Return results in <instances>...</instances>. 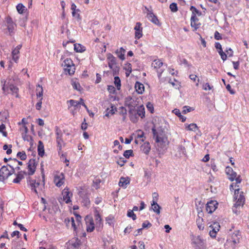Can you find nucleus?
Masks as SVG:
<instances>
[{
	"instance_id": "51",
	"label": "nucleus",
	"mask_w": 249,
	"mask_h": 249,
	"mask_svg": "<svg viewBox=\"0 0 249 249\" xmlns=\"http://www.w3.org/2000/svg\"><path fill=\"white\" fill-rule=\"evenodd\" d=\"M146 107L147 109L151 112L153 113L154 111V108L153 107V105L150 102H148L146 105Z\"/></svg>"
},
{
	"instance_id": "19",
	"label": "nucleus",
	"mask_w": 249,
	"mask_h": 249,
	"mask_svg": "<svg viewBox=\"0 0 249 249\" xmlns=\"http://www.w3.org/2000/svg\"><path fill=\"white\" fill-rule=\"evenodd\" d=\"M62 195L63 200L66 203L71 202V197L72 196V194L69 191L68 189H65L62 192Z\"/></svg>"
},
{
	"instance_id": "25",
	"label": "nucleus",
	"mask_w": 249,
	"mask_h": 249,
	"mask_svg": "<svg viewBox=\"0 0 249 249\" xmlns=\"http://www.w3.org/2000/svg\"><path fill=\"white\" fill-rule=\"evenodd\" d=\"M135 88L136 89V91L139 94H142L144 90V87L142 84L137 82L135 85Z\"/></svg>"
},
{
	"instance_id": "38",
	"label": "nucleus",
	"mask_w": 249,
	"mask_h": 249,
	"mask_svg": "<svg viewBox=\"0 0 249 249\" xmlns=\"http://www.w3.org/2000/svg\"><path fill=\"white\" fill-rule=\"evenodd\" d=\"M62 66L64 67H70L72 66H74L72 60L70 58H67L64 60Z\"/></svg>"
},
{
	"instance_id": "35",
	"label": "nucleus",
	"mask_w": 249,
	"mask_h": 249,
	"mask_svg": "<svg viewBox=\"0 0 249 249\" xmlns=\"http://www.w3.org/2000/svg\"><path fill=\"white\" fill-rule=\"evenodd\" d=\"M137 114L142 118L145 116V109L143 105H141L138 107Z\"/></svg>"
},
{
	"instance_id": "44",
	"label": "nucleus",
	"mask_w": 249,
	"mask_h": 249,
	"mask_svg": "<svg viewBox=\"0 0 249 249\" xmlns=\"http://www.w3.org/2000/svg\"><path fill=\"white\" fill-rule=\"evenodd\" d=\"M94 216L96 218H101L102 215L101 214L100 209L99 207H95L94 208L93 211Z\"/></svg>"
},
{
	"instance_id": "9",
	"label": "nucleus",
	"mask_w": 249,
	"mask_h": 249,
	"mask_svg": "<svg viewBox=\"0 0 249 249\" xmlns=\"http://www.w3.org/2000/svg\"><path fill=\"white\" fill-rule=\"evenodd\" d=\"M140 101L138 98L128 96L125 98V105L132 110L139 105Z\"/></svg>"
},
{
	"instance_id": "22",
	"label": "nucleus",
	"mask_w": 249,
	"mask_h": 249,
	"mask_svg": "<svg viewBox=\"0 0 249 249\" xmlns=\"http://www.w3.org/2000/svg\"><path fill=\"white\" fill-rule=\"evenodd\" d=\"M177 151L178 154L176 155L178 157H181L182 155H186V151L185 146L181 144H179L177 147Z\"/></svg>"
},
{
	"instance_id": "16",
	"label": "nucleus",
	"mask_w": 249,
	"mask_h": 249,
	"mask_svg": "<svg viewBox=\"0 0 249 249\" xmlns=\"http://www.w3.org/2000/svg\"><path fill=\"white\" fill-rule=\"evenodd\" d=\"M6 23L7 29L10 34L13 32L16 27V24L13 22L12 18L10 17H8L6 18Z\"/></svg>"
},
{
	"instance_id": "36",
	"label": "nucleus",
	"mask_w": 249,
	"mask_h": 249,
	"mask_svg": "<svg viewBox=\"0 0 249 249\" xmlns=\"http://www.w3.org/2000/svg\"><path fill=\"white\" fill-rule=\"evenodd\" d=\"M125 52V50L122 47L119 50H117L116 53L119 58L121 60H124V59Z\"/></svg>"
},
{
	"instance_id": "42",
	"label": "nucleus",
	"mask_w": 249,
	"mask_h": 249,
	"mask_svg": "<svg viewBox=\"0 0 249 249\" xmlns=\"http://www.w3.org/2000/svg\"><path fill=\"white\" fill-rule=\"evenodd\" d=\"M16 8L18 13L20 14H23L25 10V7L21 3L18 4Z\"/></svg>"
},
{
	"instance_id": "57",
	"label": "nucleus",
	"mask_w": 249,
	"mask_h": 249,
	"mask_svg": "<svg viewBox=\"0 0 249 249\" xmlns=\"http://www.w3.org/2000/svg\"><path fill=\"white\" fill-rule=\"evenodd\" d=\"M107 90L110 93H114L115 92V89L113 86H108Z\"/></svg>"
},
{
	"instance_id": "11",
	"label": "nucleus",
	"mask_w": 249,
	"mask_h": 249,
	"mask_svg": "<svg viewBox=\"0 0 249 249\" xmlns=\"http://www.w3.org/2000/svg\"><path fill=\"white\" fill-rule=\"evenodd\" d=\"M209 227L211 229L209 231V235L212 238H215L217 231H219L220 228L219 223L214 222L213 223H209Z\"/></svg>"
},
{
	"instance_id": "24",
	"label": "nucleus",
	"mask_w": 249,
	"mask_h": 249,
	"mask_svg": "<svg viewBox=\"0 0 249 249\" xmlns=\"http://www.w3.org/2000/svg\"><path fill=\"white\" fill-rule=\"evenodd\" d=\"M130 180L128 178H123L122 177L120 178L119 185L120 186L124 188H126L127 184H129Z\"/></svg>"
},
{
	"instance_id": "41",
	"label": "nucleus",
	"mask_w": 249,
	"mask_h": 249,
	"mask_svg": "<svg viewBox=\"0 0 249 249\" xmlns=\"http://www.w3.org/2000/svg\"><path fill=\"white\" fill-rule=\"evenodd\" d=\"M196 224L198 228L200 230H203L204 228V222L203 219H197Z\"/></svg>"
},
{
	"instance_id": "29",
	"label": "nucleus",
	"mask_w": 249,
	"mask_h": 249,
	"mask_svg": "<svg viewBox=\"0 0 249 249\" xmlns=\"http://www.w3.org/2000/svg\"><path fill=\"white\" fill-rule=\"evenodd\" d=\"M185 128L187 130L196 131V130H198V127L196 124H185Z\"/></svg>"
},
{
	"instance_id": "52",
	"label": "nucleus",
	"mask_w": 249,
	"mask_h": 249,
	"mask_svg": "<svg viewBox=\"0 0 249 249\" xmlns=\"http://www.w3.org/2000/svg\"><path fill=\"white\" fill-rule=\"evenodd\" d=\"M194 109L190 107H188V106H184L183 107V110L182 111V113L183 114H186L188 112H189L190 111H191L192 110H193Z\"/></svg>"
},
{
	"instance_id": "45",
	"label": "nucleus",
	"mask_w": 249,
	"mask_h": 249,
	"mask_svg": "<svg viewBox=\"0 0 249 249\" xmlns=\"http://www.w3.org/2000/svg\"><path fill=\"white\" fill-rule=\"evenodd\" d=\"M17 157L19 158L21 160H25L27 158V156L25 152H18L17 154Z\"/></svg>"
},
{
	"instance_id": "32",
	"label": "nucleus",
	"mask_w": 249,
	"mask_h": 249,
	"mask_svg": "<svg viewBox=\"0 0 249 249\" xmlns=\"http://www.w3.org/2000/svg\"><path fill=\"white\" fill-rule=\"evenodd\" d=\"M173 112L179 118L182 122H184L186 121V118L181 115L180 111L178 109H174L173 110Z\"/></svg>"
},
{
	"instance_id": "46",
	"label": "nucleus",
	"mask_w": 249,
	"mask_h": 249,
	"mask_svg": "<svg viewBox=\"0 0 249 249\" xmlns=\"http://www.w3.org/2000/svg\"><path fill=\"white\" fill-rule=\"evenodd\" d=\"M22 138L24 141L27 142H32L33 141L32 138L31 136L27 134V133H22Z\"/></svg>"
},
{
	"instance_id": "17",
	"label": "nucleus",
	"mask_w": 249,
	"mask_h": 249,
	"mask_svg": "<svg viewBox=\"0 0 249 249\" xmlns=\"http://www.w3.org/2000/svg\"><path fill=\"white\" fill-rule=\"evenodd\" d=\"M198 21V18L196 17V15L194 13L192 14L191 18V26L192 28H194V31H196L199 28L200 23H197Z\"/></svg>"
},
{
	"instance_id": "37",
	"label": "nucleus",
	"mask_w": 249,
	"mask_h": 249,
	"mask_svg": "<svg viewBox=\"0 0 249 249\" xmlns=\"http://www.w3.org/2000/svg\"><path fill=\"white\" fill-rule=\"evenodd\" d=\"M64 70L66 73H68L69 75H72L75 72V66H72L70 67H64Z\"/></svg>"
},
{
	"instance_id": "53",
	"label": "nucleus",
	"mask_w": 249,
	"mask_h": 249,
	"mask_svg": "<svg viewBox=\"0 0 249 249\" xmlns=\"http://www.w3.org/2000/svg\"><path fill=\"white\" fill-rule=\"evenodd\" d=\"M137 135V138H142L144 136V133L141 130H138L136 132Z\"/></svg>"
},
{
	"instance_id": "4",
	"label": "nucleus",
	"mask_w": 249,
	"mask_h": 249,
	"mask_svg": "<svg viewBox=\"0 0 249 249\" xmlns=\"http://www.w3.org/2000/svg\"><path fill=\"white\" fill-rule=\"evenodd\" d=\"M15 173L13 166L8 164L7 166H3L0 169V181H3Z\"/></svg>"
},
{
	"instance_id": "8",
	"label": "nucleus",
	"mask_w": 249,
	"mask_h": 249,
	"mask_svg": "<svg viewBox=\"0 0 249 249\" xmlns=\"http://www.w3.org/2000/svg\"><path fill=\"white\" fill-rule=\"evenodd\" d=\"M55 134L56 135V139L58 153L60 154L62 151V147L65 146V143L62 139L63 134L58 127H55Z\"/></svg>"
},
{
	"instance_id": "59",
	"label": "nucleus",
	"mask_w": 249,
	"mask_h": 249,
	"mask_svg": "<svg viewBox=\"0 0 249 249\" xmlns=\"http://www.w3.org/2000/svg\"><path fill=\"white\" fill-rule=\"evenodd\" d=\"M198 218H202L204 216V213L202 210L200 208H197Z\"/></svg>"
},
{
	"instance_id": "23",
	"label": "nucleus",
	"mask_w": 249,
	"mask_h": 249,
	"mask_svg": "<svg viewBox=\"0 0 249 249\" xmlns=\"http://www.w3.org/2000/svg\"><path fill=\"white\" fill-rule=\"evenodd\" d=\"M69 243L74 248H78L81 244V241L77 237H75L69 241Z\"/></svg>"
},
{
	"instance_id": "55",
	"label": "nucleus",
	"mask_w": 249,
	"mask_h": 249,
	"mask_svg": "<svg viewBox=\"0 0 249 249\" xmlns=\"http://www.w3.org/2000/svg\"><path fill=\"white\" fill-rule=\"evenodd\" d=\"M127 215L129 217H132V218H136V215L134 213V211L131 210L128 211Z\"/></svg>"
},
{
	"instance_id": "13",
	"label": "nucleus",
	"mask_w": 249,
	"mask_h": 249,
	"mask_svg": "<svg viewBox=\"0 0 249 249\" xmlns=\"http://www.w3.org/2000/svg\"><path fill=\"white\" fill-rule=\"evenodd\" d=\"M135 30V38L139 39L142 36V27L141 22H137L134 28Z\"/></svg>"
},
{
	"instance_id": "27",
	"label": "nucleus",
	"mask_w": 249,
	"mask_h": 249,
	"mask_svg": "<svg viewBox=\"0 0 249 249\" xmlns=\"http://www.w3.org/2000/svg\"><path fill=\"white\" fill-rule=\"evenodd\" d=\"M43 87L40 85L36 86V94L39 99L43 98Z\"/></svg>"
},
{
	"instance_id": "33",
	"label": "nucleus",
	"mask_w": 249,
	"mask_h": 249,
	"mask_svg": "<svg viewBox=\"0 0 249 249\" xmlns=\"http://www.w3.org/2000/svg\"><path fill=\"white\" fill-rule=\"evenodd\" d=\"M71 83L72 88L74 89H76L78 91H80L81 90L82 87L77 80H72L71 81Z\"/></svg>"
},
{
	"instance_id": "58",
	"label": "nucleus",
	"mask_w": 249,
	"mask_h": 249,
	"mask_svg": "<svg viewBox=\"0 0 249 249\" xmlns=\"http://www.w3.org/2000/svg\"><path fill=\"white\" fill-rule=\"evenodd\" d=\"M212 88L209 83H205L203 85V89L204 90H211Z\"/></svg>"
},
{
	"instance_id": "63",
	"label": "nucleus",
	"mask_w": 249,
	"mask_h": 249,
	"mask_svg": "<svg viewBox=\"0 0 249 249\" xmlns=\"http://www.w3.org/2000/svg\"><path fill=\"white\" fill-rule=\"evenodd\" d=\"M226 89L230 92L231 94H234L235 93V91L231 89L230 84L227 85Z\"/></svg>"
},
{
	"instance_id": "43",
	"label": "nucleus",
	"mask_w": 249,
	"mask_h": 249,
	"mask_svg": "<svg viewBox=\"0 0 249 249\" xmlns=\"http://www.w3.org/2000/svg\"><path fill=\"white\" fill-rule=\"evenodd\" d=\"M114 84L115 85L117 89L119 90L121 87V80L118 76H115L114 77Z\"/></svg>"
},
{
	"instance_id": "47",
	"label": "nucleus",
	"mask_w": 249,
	"mask_h": 249,
	"mask_svg": "<svg viewBox=\"0 0 249 249\" xmlns=\"http://www.w3.org/2000/svg\"><path fill=\"white\" fill-rule=\"evenodd\" d=\"M68 102L70 103V106L71 107H78V106L80 104V102H78V101L73 100H70Z\"/></svg>"
},
{
	"instance_id": "18",
	"label": "nucleus",
	"mask_w": 249,
	"mask_h": 249,
	"mask_svg": "<svg viewBox=\"0 0 249 249\" xmlns=\"http://www.w3.org/2000/svg\"><path fill=\"white\" fill-rule=\"evenodd\" d=\"M87 225V231L88 232H92L94 228V223L93 219H85Z\"/></svg>"
},
{
	"instance_id": "21",
	"label": "nucleus",
	"mask_w": 249,
	"mask_h": 249,
	"mask_svg": "<svg viewBox=\"0 0 249 249\" xmlns=\"http://www.w3.org/2000/svg\"><path fill=\"white\" fill-rule=\"evenodd\" d=\"M26 173L24 171H20L16 175V178L13 180V182L18 183L24 178Z\"/></svg>"
},
{
	"instance_id": "12",
	"label": "nucleus",
	"mask_w": 249,
	"mask_h": 249,
	"mask_svg": "<svg viewBox=\"0 0 249 249\" xmlns=\"http://www.w3.org/2000/svg\"><path fill=\"white\" fill-rule=\"evenodd\" d=\"M143 12L146 14V17L153 23L156 24V16L153 13V10L151 7H145Z\"/></svg>"
},
{
	"instance_id": "14",
	"label": "nucleus",
	"mask_w": 249,
	"mask_h": 249,
	"mask_svg": "<svg viewBox=\"0 0 249 249\" xmlns=\"http://www.w3.org/2000/svg\"><path fill=\"white\" fill-rule=\"evenodd\" d=\"M218 203L215 200L208 202L206 205V211L208 213H212L217 208Z\"/></svg>"
},
{
	"instance_id": "5",
	"label": "nucleus",
	"mask_w": 249,
	"mask_h": 249,
	"mask_svg": "<svg viewBox=\"0 0 249 249\" xmlns=\"http://www.w3.org/2000/svg\"><path fill=\"white\" fill-rule=\"evenodd\" d=\"M192 244L195 249H206L207 248L206 244L199 235L191 236Z\"/></svg>"
},
{
	"instance_id": "15",
	"label": "nucleus",
	"mask_w": 249,
	"mask_h": 249,
	"mask_svg": "<svg viewBox=\"0 0 249 249\" xmlns=\"http://www.w3.org/2000/svg\"><path fill=\"white\" fill-rule=\"evenodd\" d=\"M36 162L35 159H31L29 160L28 163V174L29 175H33L36 169Z\"/></svg>"
},
{
	"instance_id": "34",
	"label": "nucleus",
	"mask_w": 249,
	"mask_h": 249,
	"mask_svg": "<svg viewBox=\"0 0 249 249\" xmlns=\"http://www.w3.org/2000/svg\"><path fill=\"white\" fill-rule=\"evenodd\" d=\"M9 89L13 94L15 95L17 98L18 97V89L17 86L12 84L10 85L9 86Z\"/></svg>"
},
{
	"instance_id": "30",
	"label": "nucleus",
	"mask_w": 249,
	"mask_h": 249,
	"mask_svg": "<svg viewBox=\"0 0 249 249\" xmlns=\"http://www.w3.org/2000/svg\"><path fill=\"white\" fill-rule=\"evenodd\" d=\"M81 202L83 205L86 207H89L90 203L89 198L87 195L82 197Z\"/></svg>"
},
{
	"instance_id": "7",
	"label": "nucleus",
	"mask_w": 249,
	"mask_h": 249,
	"mask_svg": "<svg viewBox=\"0 0 249 249\" xmlns=\"http://www.w3.org/2000/svg\"><path fill=\"white\" fill-rule=\"evenodd\" d=\"M234 199L236 200L235 207L243 206L245 203V198L243 192H240L239 188L234 190Z\"/></svg>"
},
{
	"instance_id": "10",
	"label": "nucleus",
	"mask_w": 249,
	"mask_h": 249,
	"mask_svg": "<svg viewBox=\"0 0 249 249\" xmlns=\"http://www.w3.org/2000/svg\"><path fill=\"white\" fill-rule=\"evenodd\" d=\"M53 182L58 187H61L65 182V176L62 173H57L54 175Z\"/></svg>"
},
{
	"instance_id": "6",
	"label": "nucleus",
	"mask_w": 249,
	"mask_h": 249,
	"mask_svg": "<svg viewBox=\"0 0 249 249\" xmlns=\"http://www.w3.org/2000/svg\"><path fill=\"white\" fill-rule=\"evenodd\" d=\"M108 65L110 69L113 71V75H117L119 71V67L117 66L115 57L111 53L107 55Z\"/></svg>"
},
{
	"instance_id": "56",
	"label": "nucleus",
	"mask_w": 249,
	"mask_h": 249,
	"mask_svg": "<svg viewBox=\"0 0 249 249\" xmlns=\"http://www.w3.org/2000/svg\"><path fill=\"white\" fill-rule=\"evenodd\" d=\"M20 131L22 133H28V128L25 125H23L22 127L20 128Z\"/></svg>"
},
{
	"instance_id": "31",
	"label": "nucleus",
	"mask_w": 249,
	"mask_h": 249,
	"mask_svg": "<svg viewBox=\"0 0 249 249\" xmlns=\"http://www.w3.org/2000/svg\"><path fill=\"white\" fill-rule=\"evenodd\" d=\"M37 150L38 155L41 157H43L44 154V145L43 142L40 141L38 142Z\"/></svg>"
},
{
	"instance_id": "64",
	"label": "nucleus",
	"mask_w": 249,
	"mask_h": 249,
	"mask_svg": "<svg viewBox=\"0 0 249 249\" xmlns=\"http://www.w3.org/2000/svg\"><path fill=\"white\" fill-rule=\"evenodd\" d=\"M125 160H124V159L123 158H121L120 159V160L117 161V163L120 166H123L124 163H125Z\"/></svg>"
},
{
	"instance_id": "26",
	"label": "nucleus",
	"mask_w": 249,
	"mask_h": 249,
	"mask_svg": "<svg viewBox=\"0 0 249 249\" xmlns=\"http://www.w3.org/2000/svg\"><path fill=\"white\" fill-rule=\"evenodd\" d=\"M240 235L239 234V231H237L233 233L231 235L232 241L234 244L239 243L240 239Z\"/></svg>"
},
{
	"instance_id": "50",
	"label": "nucleus",
	"mask_w": 249,
	"mask_h": 249,
	"mask_svg": "<svg viewBox=\"0 0 249 249\" xmlns=\"http://www.w3.org/2000/svg\"><path fill=\"white\" fill-rule=\"evenodd\" d=\"M5 129V125L4 124H1L0 125V132L2 133V135L4 137H7V134L6 131H4V130Z\"/></svg>"
},
{
	"instance_id": "40",
	"label": "nucleus",
	"mask_w": 249,
	"mask_h": 249,
	"mask_svg": "<svg viewBox=\"0 0 249 249\" xmlns=\"http://www.w3.org/2000/svg\"><path fill=\"white\" fill-rule=\"evenodd\" d=\"M141 149L145 154H148L150 150L149 143L148 142L144 143L142 145Z\"/></svg>"
},
{
	"instance_id": "3",
	"label": "nucleus",
	"mask_w": 249,
	"mask_h": 249,
	"mask_svg": "<svg viewBox=\"0 0 249 249\" xmlns=\"http://www.w3.org/2000/svg\"><path fill=\"white\" fill-rule=\"evenodd\" d=\"M27 183L31 190L35 192L36 194L38 195L44 192L45 182L44 180L33 179L29 178L27 179Z\"/></svg>"
},
{
	"instance_id": "48",
	"label": "nucleus",
	"mask_w": 249,
	"mask_h": 249,
	"mask_svg": "<svg viewBox=\"0 0 249 249\" xmlns=\"http://www.w3.org/2000/svg\"><path fill=\"white\" fill-rule=\"evenodd\" d=\"M170 8L172 12H177L178 11L177 4L175 2L172 3L170 5Z\"/></svg>"
},
{
	"instance_id": "39",
	"label": "nucleus",
	"mask_w": 249,
	"mask_h": 249,
	"mask_svg": "<svg viewBox=\"0 0 249 249\" xmlns=\"http://www.w3.org/2000/svg\"><path fill=\"white\" fill-rule=\"evenodd\" d=\"M19 51H18V50H16L15 49L13 50V51L12 52V58H13V60L15 62H17L18 60V58H19L18 54H19Z\"/></svg>"
},
{
	"instance_id": "60",
	"label": "nucleus",
	"mask_w": 249,
	"mask_h": 249,
	"mask_svg": "<svg viewBox=\"0 0 249 249\" xmlns=\"http://www.w3.org/2000/svg\"><path fill=\"white\" fill-rule=\"evenodd\" d=\"M226 53H227V55H228V56L229 57H231L233 56V51L232 50V49L231 48H227L226 50Z\"/></svg>"
},
{
	"instance_id": "2",
	"label": "nucleus",
	"mask_w": 249,
	"mask_h": 249,
	"mask_svg": "<svg viewBox=\"0 0 249 249\" xmlns=\"http://www.w3.org/2000/svg\"><path fill=\"white\" fill-rule=\"evenodd\" d=\"M65 222L67 227L70 225L73 228L76 236L86 237V233L84 231V228L80 219H65Z\"/></svg>"
},
{
	"instance_id": "1",
	"label": "nucleus",
	"mask_w": 249,
	"mask_h": 249,
	"mask_svg": "<svg viewBox=\"0 0 249 249\" xmlns=\"http://www.w3.org/2000/svg\"><path fill=\"white\" fill-rule=\"evenodd\" d=\"M166 133L165 127H160L157 130V153H158L160 157L165 152L169 143Z\"/></svg>"
},
{
	"instance_id": "20",
	"label": "nucleus",
	"mask_w": 249,
	"mask_h": 249,
	"mask_svg": "<svg viewBox=\"0 0 249 249\" xmlns=\"http://www.w3.org/2000/svg\"><path fill=\"white\" fill-rule=\"evenodd\" d=\"M226 172L229 175V178L231 181H233L237 176L235 172L233 171V169L230 167H227L226 168Z\"/></svg>"
},
{
	"instance_id": "28",
	"label": "nucleus",
	"mask_w": 249,
	"mask_h": 249,
	"mask_svg": "<svg viewBox=\"0 0 249 249\" xmlns=\"http://www.w3.org/2000/svg\"><path fill=\"white\" fill-rule=\"evenodd\" d=\"M73 46L74 51L76 52L82 53L86 50L85 47L80 44H74Z\"/></svg>"
},
{
	"instance_id": "62",
	"label": "nucleus",
	"mask_w": 249,
	"mask_h": 249,
	"mask_svg": "<svg viewBox=\"0 0 249 249\" xmlns=\"http://www.w3.org/2000/svg\"><path fill=\"white\" fill-rule=\"evenodd\" d=\"M151 207L150 208V211H153L154 212H156V201L154 199L153 200L151 203Z\"/></svg>"
},
{
	"instance_id": "49",
	"label": "nucleus",
	"mask_w": 249,
	"mask_h": 249,
	"mask_svg": "<svg viewBox=\"0 0 249 249\" xmlns=\"http://www.w3.org/2000/svg\"><path fill=\"white\" fill-rule=\"evenodd\" d=\"M133 154L132 150H125L124 153V156L126 158L128 159Z\"/></svg>"
},
{
	"instance_id": "54",
	"label": "nucleus",
	"mask_w": 249,
	"mask_h": 249,
	"mask_svg": "<svg viewBox=\"0 0 249 249\" xmlns=\"http://www.w3.org/2000/svg\"><path fill=\"white\" fill-rule=\"evenodd\" d=\"M42 99H43V98L39 99L38 102L36 103V108L37 110H40V109L41 108Z\"/></svg>"
},
{
	"instance_id": "61",
	"label": "nucleus",
	"mask_w": 249,
	"mask_h": 249,
	"mask_svg": "<svg viewBox=\"0 0 249 249\" xmlns=\"http://www.w3.org/2000/svg\"><path fill=\"white\" fill-rule=\"evenodd\" d=\"M214 38L216 40H220L222 39L221 36L218 31H215L214 33Z\"/></svg>"
}]
</instances>
